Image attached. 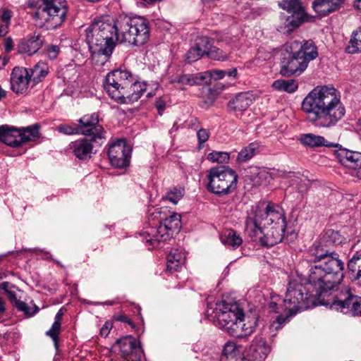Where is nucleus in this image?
I'll return each mask as SVG.
<instances>
[{"label": "nucleus", "mask_w": 361, "mask_h": 361, "mask_svg": "<svg viewBox=\"0 0 361 361\" xmlns=\"http://www.w3.org/2000/svg\"><path fill=\"white\" fill-rule=\"evenodd\" d=\"M46 50L48 57L51 60H54L57 58L60 52V47L57 45L51 44L47 47Z\"/></svg>", "instance_id": "51"}, {"label": "nucleus", "mask_w": 361, "mask_h": 361, "mask_svg": "<svg viewBox=\"0 0 361 361\" xmlns=\"http://www.w3.org/2000/svg\"><path fill=\"white\" fill-rule=\"evenodd\" d=\"M63 314H64V312L63 311V309H60L58 311V312L56 313V314L55 315L54 323L61 324V320H62Z\"/></svg>", "instance_id": "62"}, {"label": "nucleus", "mask_w": 361, "mask_h": 361, "mask_svg": "<svg viewBox=\"0 0 361 361\" xmlns=\"http://www.w3.org/2000/svg\"><path fill=\"white\" fill-rule=\"evenodd\" d=\"M207 190L218 196L228 195L237 189L238 176L228 166L219 165L212 167L207 171Z\"/></svg>", "instance_id": "10"}, {"label": "nucleus", "mask_w": 361, "mask_h": 361, "mask_svg": "<svg viewBox=\"0 0 361 361\" xmlns=\"http://www.w3.org/2000/svg\"><path fill=\"white\" fill-rule=\"evenodd\" d=\"M279 6L291 14L281 16L283 23L279 27L280 32L289 35L305 20L306 13L299 0H282Z\"/></svg>", "instance_id": "12"}, {"label": "nucleus", "mask_w": 361, "mask_h": 361, "mask_svg": "<svg viewBox=\"0 0 361 361\" xmlns=\"http://www.w3.org/2000/svg\"><path fill=\"white\" fill-rule=\"evenodd\" d=\"M185 194V189L183 187H173L170 189L162 197V200H168L173 204H176L183 198Z\"/></svg>", "instance_id": "41"}, {"label": "nucleus", "mask_w": 361, "mask_h": 361, "mask_svg": "<svg viewBox=\"0 0 361 361\" xmlns=\"http://www.w3.org/2000/svg\"><path fill=\"white\" fill-rule=\"evenodd\" d=\"M28 70L30 75L31 78H33L35 83L41 81L47 76L49 72L47 64L43 61L38 62L32 68Z\"/></svg>", "instance_id": "34"}, {"label": "nucleus", "mask_w": 361, "mask_h": 361, "mask_svg": "<svg viewBox=\"0 0 361 361\" xmlns=\"http://www.w3.org/2000/svg\"><path fill=\"white\" fill-rule=\"evenodd\" d=\"M298 140L302 145L312 148L329 145L328 141L323 136L312 133L302 134Z\"/></svg>", "instance_id": "32"}, {"label": "nucleus", "mask_w": 361, "mask_h": 361, "mask_svg": "<svg viewBox=\"0 0 361 361\" xmlns=\"http://www.w3.org/2000/svg\"><path fill=\"white\" fill-rule=\"evenodd\" d=\"M242 355L235 357H221V361H243Z\"/></svg>", "instance_id": "63"}, {"label": "nucleus", "mask_w": 361, "mask_h": 361, "mask_svg": "<svg viewBox=\"0 0 361 361\" xmlns=\"http://www.w3.org/2000/svg\"><path fill=\"white\" fill-rule=\"evenodd\" d=\"M262 213L257 211L256 207H252L251 210L247 212V217L245 221V233L253 242H259L262 244L264 229L262 225L264 221L262 219Z\"/></svg>", "instance_id": "16"}, {"label": "nucleus", "mask_w": 361, "mask_h": 361, "mask_svg": "<svg viewBox=\"0 0 361 361\" xmlns=\"http://www.w3.org/2000/svg\"><path fill=\"white\" fill-rule=\"evenodd\" d=\"M207 159L212 163L227 164L229 161V154L226 152L213 151L208 154Z\"/></svg>", "instance_id": "42"}, {"label": "nucleus", "mask_w": 361, "mask_h": 361, "mask_svg": "<svg viewBox=\"0 0 361 361\" xmlns=\"http://www.w3.org/2000/svg\"><path fill=\"white\" fill-rule=\"evenodd\" d=\"M15 288H17V287L8 281H4L0 283V290H4L6 294L7 293V291H10Z\"/></svg>", "instance_id": "56"}, {"label": "nucleus", "mask_w": 361, "mask_h": 361, "mask_svg": "<svg viewBox=\"0 0 361 361\" xmlns=\"http://www.w3.org/2000/svg\"><path fill=\"white\" fill-rule=\"evenodd\" d=\"M6 295L12 305H13L18 300L13 289L10 291H7Z\"/></svg>", "instance_id": "60"}, {"label": "nucleus", "mask_w": 361, "mask_h": 361, "mask_svg": "<svg viewBox=\"0 0 361 361\" xmlns=\"http://www.w3.org/2000/svg\"><path fill=\"white\" fill-rule=\"evenodd\" d=\"M113 328V321L108 320L106 321L102 327L100 329V335L103 337H106L111 329Z\"/></svg>", "instance_id": "52"}, {"label": "nucleus", "mask_w": 361, "mask_h": 361, "mask_svg": "<svg viewBox=\"0 0 361 361\" xmlns=\"http://www.w3.org/2000/svg\"><path fill=\"white\" fill-rule=\"evenodd\" d=\"M27 6L35 10L32 18L41 27L54 30L66 20L68 3L66 0H30Z\"/></svg>", "instance_id": "7"}, {"label": "nucleus", "mask_w": 361, "mask_h": 361, "mask_svg": "<svg viewBox=\"0 0 361 361\" xmlns=\"http://www.w3.org/2000/svg\"><path fill=\"white\" fill-rule=\"evenodd\" d=\"M94 140V138L86 137L72 142L69 147L78 159L85 160L91 157L94 147L102 144V140Z\"/></svg>", "instance_id": "20"}, {"label": "nucleus", "mask_w": 361, "mask_h": 361, "mask_svg": "<svg viewBox=\"0 0 361 361\" xmlns=\"http://www.w3.org/2000/svg\"><path fill=\"white\" fill-rule=\"evenodd\" d=\"M188 126L193 130L200 129V122L197 118L192 117L188 121Z\"/></svg>", "instance_id": "58"}, {"label": "nucleus", "mask_w": 361, "mask_h": 361, "mask_svg": "<svg viewBox=\"0 0 361 361\" xmlns=\"http://www.w3.org/2000/svg\"><path fill=\"white\" fill-rule=\"evenodd\" d=\"M56 130L66 135H80L77 123H63L56 127Z\"/></svg>", "instance_id": "45"}, {"label": "nucleus", "mask_w": 361, "mask_h": 361, "mask_svg": "<svg viewBox=\"0 0 361 361\" xmlns=\"http://www.w3.org/2000/svg\"><path fill=\"white\" fill-rule=\"evenodd\" d=\"M272 87L277 90L293 93L298 90V84L293 79L277 80L273 82Z\"/></svg>", "instance_id": "35"}, {"label": "nucleus", "mask_w": 361, "mask_h": 361, "mask_svg": "<svg viewBox=\"0 0 361 361\" xmlns=\"http://www.w3.org/2000/svg\"><path fill=\"white\" fill-rule=\"evenodd\" d=\"M185 262V255L178 249H173L167 256L166 272L173 274L179 271Z\"/></svg>", "instance_id": "28"}, {"label": "nucleus", "mask_w": 361, "mask_h": 361, "mask_svg": "<svg viewBox=\"0 0 361 361\" xmlns=\"http://www.w3.org/2000/svg\"><path fill=\"white\" fill-rule=\"evenodd\" d=\"M253 97L249 92H240L228 103V108L233 111L243 112L252 104Z\"/></svg>", "instance_id": "29"}, {"label": "nucleus", "mask_w": 361, "mask_h": 361, "mask_svg": "<svg viewBox=\"0 0 361 361\" xmlns=\"http://www.w3.org/2000/svg\"><path fill=\"white\" fill-rule=\"evenodd\" d=\"M213 40L206 36L198 37L195 39V45L198 48L199 51L204 56V55L208 56L209 52L211 51L213 47Z\"/></svg>", "instance_id": "40"}, {"label": "nucleus", "mask_w": 361, "mask_h": 361, "mask_svg": "<svg viewBox=\"0 0 361 361\" xmlns=\"http://www.w3.org/2000/svg\"><path fill=\"white\" fill-rule=\"evenodd\" d=\"M155 106L157 109L158 114L161 116L166 108L165 102L159 98L156 101Z\"/></svg>", "instance_id": "57"}, {"label": "nucleus", "mask_w": 361, "mask_h": 361, "mask_svg": "<svg viewBox=\"0 0 361 361\" xmlns=\"http://www.w3.org/2000/svg\"><path fill=\"white\" fill-rule=\"evenodd\" d=\"M346 51L349 54L361 52V26L353 32Z\"/></svg>", "instance_id": "38"}, {"label": "nucleus", "mask_w": 361, "mask_h": 361, "mask_svg": "<svg viewBox=\"0 0 361 361\" xmlns=\"http://www.w3.org/2000/svg\"><path fill=\"white\" fill-rule=\"evenodd\" d=\"M19 128L8 125L0 126V141L12 147H20Z\"/></svg>", "instance_id": "26"}, {"label": "nucleus", "mask_w": 361, "mask_h": 361, "mask_svg": "<svg viewBox=\"0 0 361 361\" xmlns=\"http://www.w3.org/2000/svg\"><path fill=\"white\" fill-rule=\"evenodd\" d=\"M210 75L214 80H221L226 75V71L223 70L214 69L210 71Z\"/></svg>", "instance_id": "53"}, {"label": "nucleus", "mask_w": 361, "mask_h": 361, "mask_svg": "<svg viewBox=\"0 0 361 361\" xmlns=\"http://www.w3.org/2000/svg\"><path fill=\"white\" fill-rule=\"evenodd\" d=\"M13 47V42L11 37H7L5 39L4 48L7 52H10Z\"/></svg>", "instance_id": "61"}, {"label": "nucleus", "mask_w": 361, "mask_h": 361, "mask_svg": "<svg viewBox=\"0 0 361 361\" xmlns=\"http://www.w3.org/2000/svg\"><path fill=\"white\" fill-rule=\"evenodd\" d=\"M271 352V347L262 336H256L249 348L247 357L252 361H264Z\"/></svg>", "instance_id": "22"}, {"label": "nucleus", "mask_w": 361, "mask_h": 361, "mask_svg": "<svg viewBox=\"0 0 361 361\" xmlns=\"http://www.w3.org/2000/svg\"><path fill=\"white\" fill-rule=\"evenodd\" d=\"M210 136L209 130L200 128L197 130V137L198 141V147L201 149L204 144L209 140Z\"/></svg>", "instance_id": "50"}, {"label": "nucleus", "mask_w": 361, "mask_h": 361, "mask_svg": "<svg viewBox=\"0 0 361 361\" xmlns=\"http://www.w3.org/2000/svg\"><path fill=\"white\" fill-rule=\"evenodd\" d=\"M255 207L259 212L262 213V219L267 222V225L286 226L284 211L279 205L269 202L264 207L259 204Z\"/></svg>", "instance_id": "19"}, {"label": "nucleus", "mask_w": 361, "mask_h": 361, "mask_svg": "<svg viewBox=\"0 0 361 361\" xmlns=\"http://www.w3.org/2000/svg\"><path fill=\"white\" fill-rule=\"evenodd\" d=\"M331 289V308L344 314L352 317L357 296L348 286H341Z\"/></svg>", "instance_id": "13"}, {"label": "nucleus", "mask_w": 361, "mask_h": 361, "mask_svg": "<svg viewBox=\"0 0 361 361\" xmlns=\"http://www.w3.org/2000/svg\"><path fill=\"white\" fill-rule=\"evenodd\" d=\"M268 308L270 312L274 313H288V309L284 305V298L276 295L271 297V300L268 303Z\"/></svg>", "instance_id": "39"}, {"label": "nucleus", "mask_w": 361, "mask_h": 361, "mask_svg": "<svg viewBox=\"0 0 361 361\" xmlns=\"http://www.w3.org/2000/svg\"><path fill=\"white\" fill-rule=\"evenodd\" d=\"M108 95L119 104L137 102L147 90V83L126 69H116L109 73L103 82Z\"/></svg>", "instance_id": "4"}, {"label": "nucleus", "mask_w": 361, "mask_h": 361, "mask_svg": "<svg viewBox=\"0 0 361 361\" xmlns=\"http://www.w3.org/2000/svg\"><path fill=\"white\" fill-rule=\"evenodd\" d=\"M336 286L323 290L319 292L309 281L307 276V284H303L298 278L289 280L284 298V305L288 309L289 316L295 315L299 310H304L317 305L319 297L333 289Z\"/></svg>", "instance_id": "5"}, {"label": "nucleus", "mask_w": 361, "mask_h": 361, "mask_svg": "<svg viewBox=\"0 0 361 361\" xmlns=\"http://www.w3.org/2000/svg\"><path fill=\"white\" fill-rule=\"evenodd\" d=\"M12 16L11 10L6 8L0 9V37H4L8 33Z\"/></svg>", "instance_id": "36"}, {"label": "nucleus", "mask_w": 361, "mask_h": 361, "mask_svg": "<svg viewBox=\"0 0 361 361\" xmlns=\"http://www.w3.org/2000/svg\"><path fill=\"white\" fill-rule=\"evenodd\" d=\"M348 269L355 279L361 278V253L357 252L348 263Z\"/></svg>", "instance_id": "37"}, {"label": "nucleus", "mask_w": 361, "mask_h": 361, "mask_svg": "<svg viewBox=\"0 0 361 361\" xmlns=\"http://www.w3.org/2000/svg\"><path fill=\"white\" fill-rule=\"evenodd\" d=\"M132 147L125 139H119L109 145L108 156L111 164L116 169H126L131 159Z\"/></svg>", "instance_id": "14"}, {"label": "nucleus", "mask_w": 361, "mask_h": 361, "mask_svg": "<svg viewBox=\"0 0 361 361\" xmlns=\"http://www.w3.org/2000/svg\"><path fill=\"white\" fill-rule=\"evenodd\" d=\"M341 97L340 92L333 86H317L304 98L302 110L312 126L331 128L345 114Z\"/></svg>", "instance_id": "2"}, {"label": "nucleus", "mask_w": 361, "mask_h": 361, "mask_svg": "<svg viewBox=\"0 0 361 361\" xmlns=\"http://www.w3.org/2000/svg\"><path fill=\"white\" fill-rule=\"evenodd\" d=\"M287 317H285L282 315H279L276 317V320L273 322V325L276 324L275 326L276 329H279L281 328L282 325L286 322L287 320Z\"/></svg>", "instance_id": "59"}, {"label": "nucleus", "mask_w": 361, "mask_h": 361, "mask_svg": "<svg viewBox=\"0 0 361 361\" xmlns=\"http://www.w3.org/2000/svg\"><path fill=\"white\" fill-rule=\"evenodd\" d=\"M61 331V324L53 323L51 328L45 333L46 336L50 337L56 350L59 348V335Z\"/></svg>", "instance_id": "43"}, {"label": "nucleus", "mask_w": 361, "mask_h": 361, "mask_svg": "<svg viewBox=\"0 0 361 361\" xmlns=\"http://www.w3.org/2000/svg\"><path fill=\"white\" fill-rule=\"evenodd\" d=\"M345 0H314L312 8L320 16H326L338 10Z\"/></svg>", "instance_id": "25"}, {"label": "nucleus", "mask_w": 361, "mask_h": 361, "mask_svg": "<svg viewBox=\"0 0 361 361\" xmlns=\"http://www.w3.org/2000/svg\"><path fill=\"white\" fill-rule=\"evenodd\" d=\"M77 124L80 135L94 138V140L105 139V132L103 126L99 124V116L97 114L83 116L78 120Z\"/></svg>", "instance_id": "15"}, {"label": "nucleus", "mask_w": 361, "mask_h": 361, "mask_svg": "<svg viewBox=\"0 0 361 361\" xmlns=\"http://www.w3.org/2000/svg\"><path fill=\"white\" fill-rule=\"evenodd\" d=\"M242 355L240 353L239 348L236 344L232 341H228L225 343L221 357H235Z\"/></svg>", "instance_id": "46"}, {"label": "nucleus", "mask_w": 361, "mask_h": 361, "mask_svg": "<svg viewBox=\"0 0 361 361\" xmlns=\"http://www.w3.org/2000/svg\"><path fill=\"white\" fill-rule=\"evenodd\" d=\"M117 18L102 16L86 29V40L91 52L92 63L104 65L110 59L119 42Z\"/></svg>", "instance_id": "3"}, {"label": "nucleus", "mask_w": 361, "mask_h": 361, "mask_svg": "<svg viewBox=\"0 0 361 361\" xmlns=\"http://www.w3.org/2000/svg\"><path fill=\"white\" fill-rule=\"evenodd\" d=\"M113 319L115 321L120 322L122 323L128 324L130 322V319L126 314L123 313L116 314L113 316Z\"/></svg>", "instance_id": "55"}, {"label": "nucleus", "mask_w": 361, "mask_h": 361, "mask_svg": "<svg viewBox=\"0 0 361 361\" xmlns=\"http://www.w3.org/2000/svg\"><path fill=\"white\" fill-rule=\"evenodd\" d=\"M206 80L204 73H181L177 75H170L169 82L171 84L178 83L182 86L201 85Z\"/></svg>", "instance_id": "24"}, {"label": "nucleus", "mask_w": 361, "mask_h": 361, "mask_svg": "<svg viewBox=\"0 0 361 361\" xmlns=\"http://www.w3.org/2000/svg\"><path fill=\"white\" fill-rule=\"evenodd\" d=\"M255 154V148L254 145L251 144L249 146L243 149L238 154L237 159L240 162H245L250 159Z\"/></svg>", "instance_id": "47"}, {"label": "nucleus", "mask_w": 361, "mask_h": 361, "mask_svg": "<svg viewBox=\"0 0 361 361\" xmlns=\"http://www.w3.org/2000/svg\"><path fill=\"white\" fill-rule=\"evenodd\" d=\"M290 48L292 51L283 53L281 59L280 73L283 76L300 75L310 61L318 56L317 47L312 40L293 42Z\"/></svg>", "instance_id": "6"}, {"label": "nucleus", "mask_w": 361, "mask_h": 361, "mask_svg": "<svg viewBox=\"0 0 361 361\" xmlns=\"http://www.w3.org/2000/svg\"><path fill=\"white\" fill-rule=\"evenodd\" d=\"M117 27L120 43H128L133 46L140 47L149 39V23L143 17L120 15L117 17Z\"/></svg>", "instance_id": "8"}, {"label": "nucleus", "mask_w": 361, "mask_h": 361, "mask_svg": "<svg viewBox=\"0 0 361 361\" xmlns=\"http://www.w3.org/2000/svg\"><path fill=\"white\" fill-rule=\"evenodd\" d=\"M338 161L345 167L352 169L361 168V153L340 147L335 151Z\"/></svg>", "instance_id": "23"}, {"label": "nucleus", "mask_w": 361, "mask_h": 361, "mask_svg": "<svg viewBox=\"0 0 361 361\" xmlns=\"http://www.w3.org/2000/svg\"><path fill=\"white\" fill-rule=\"evenodd\" d=\"M213 60L225 61L228 58V55L220 49L213 46L207 56Z\"/></svg>", "instance_id": "48"}, {"label": "nucleus", "mask_w": 361, "mask_h": 361, "mask_svg": "<svg viewBox=\"0 0 361 361\" xmlns=\"http://www.w3.org/2000/svg\"><path fill=\"white\" fill-rule=\"evenodd\" d=\"M220 240L224 245L232 250H236L243 243L242 238L233 229H229L222 233Z\"/></svg>", "instance_id": "31"}, {"label": "nucleus", "mask_w": 361, "mask_h": 361, "mask_svg": "<svg viewBox=\"0 0 361 361\" xmlns=\"http://www.w3.org/2000/svg\"><path fill=\"white\" fill-rule=\"evenodd\" d=\"M43 39L39 34L29 36L18 44V51L31 56L35 54L42 46Z\"/></svg>", "instance_id": "27"}, {"label": "nucleus", "mask_w": 361, "mask_h": 361, "mask_svg": "<svg viewBox=\"0 0 361 361\" xmlns=\"http://www.w3.org/2000/svg\"><path fill=\"white\" fill-rule=\"evenodd\" d=\"M203 56L199 51L198 48L194 45L186 53L185 60L188 63H192L201 59Z\"/></svg>", "instance_id": "49"}, {"label": "nucleus", "mask_w": 361, "mask_h": 361, "mask_svg": "<svg viewBox=\"0 0 361 361\" xmlns=\"http://www.w3.org/2000/svg\"><path fill=\"white\" fill-rule=\"evenodd\" d=\"M250 170H251V171H250V173H251L252 174H257V176H259V178H261V177L264 175V171H260V170H259V169H257V167L251 168V169H250Z\"/></svg>", "instance_id": "64"}, {"label": "nucleus", "mask_w": 361, "mask_h": 361, "mask_svg": "<svg viewBox=\"0 0 361 361\" xmlns=\"http://www.w3.org/2000/svg\"><path fill=\"white\" fill-rule=\"evenodd\" d=\"M352 317H361V296H357Z\"/></svg>", "instance_id": "54"}, {"label": "nucleus", "mask_w": 361, "mask_h": 361, "mask_svg": "<svg viewBox=\"0 0 361 361\" xmlns=\"http://www.w3.org/2000/svg\"><path fill=\"white\" fill-rule=\"evenodd\" d=\"M257 326V320L252 319L250 320V318H245V315L243 316V322L240 323V324L238 325V329H239L238 334H231L232 336H235L237 338H243L247 336H250L255 329Z\"/></svg>", "instance_id": "33"}, {"label": "nucleus", "mask_w": 361, "mask_h": 361, "mask_svg": "<svg viewBox=\"0 0 361 361\" xmlns=\"http://www.w3.org/2000/svg\"><path fill=\"white\" fill-rule=\"evenodd\" d=\"M181 216L176 212H169V216H160L159 225L157 228L143 231L140 233L142 240L149 250L157 247L160 243H165L178 233L181 227Z\"/></svg>", "instance_id": "9"}, {"label": "nucleus", "mask_w": 361, "mask_h": 361, "mask_svg": "<svg viewBox=\"0 0 361 361\" xmlns=\"http://www.w3.org/2000/svg\"><path fill=\"white\" fill-rule=\"evenodd\" d=\"M243 310L237 303L221 301L216 304V325L230 336L238 334V325L243 322Z\"/></svg>", "instance_id": "11"}, {"label": "nucleus", "mask_w": 361, "mask_h": 361, "mask_svg": "<svg viewBox=\"0 0 361 361\" xmlns=\"http://www.w3.org/2000/svg\"><path fill=\"white\" fill-rule=\"evenodd\" d=\"M286 226H270V228L264 233L262 240V245L266 247H271L284 240L286 243H289L294 240L298 234L293 231L287 228Z\"/></svg>", "instance_id": "17"}, {"label": "nucleus", "mask_w": 361, "mask_h": 361, "mask_svg": "<svg viewBox=\"0 0 361 361\" xmlns=\"http://www.w3.org/2000/svg\"><path fill=\"white\" fill-rule=\"evenodd\" d=\"M11 87L17 94L25 93L31 80L30 71L23 67H15L11 73Z\"/></svg>", "instance_id": "21"}, {"label": "nucleus", "mask_w": 361, "mask_h": 361, "mask_svg": "<svg viewBox=\"0 0 361 361\" xmlns=\"http://www.w3.org/2000/svg\"><path fill=\"white\" fill-rule=\"evenodd\" d=\"M342 240L338 231L329 229L311 249L313 258L309 269V281L317 291L337 286L344 277V263L339 259V255L331 249L340 245Z\"/></svg>", "instance_id": "1"}, {"label": "nucleus", "mask_w": 361, "mask_h": 361, "mask_svg": "<svg viewBox=\"0 0 361 361\" xmlns=\"http://www.w3.org/2000/svg\"><path fill=\"white\" fill-rule=\"evenodd\" d=\"M116 345L126 361H141L142 350L134 337L124 336L116 341Z\"/></svg>", "instance_id": "18"}, {"label": "nucleus", "mask_w": 361, "mask_h": 361, "mask_svg": "<svg viewBox=\"0 0 361 361\" xmlns=\"http://www.w3.org/2000/svg\"><path fill=\"white\" fill-rule=\"evenodd\" d=\"M40 125L35 123L27 127L19 128L18 142L20 147L29 142H35L40 137Z\"/></svg>", "instance_id": "30"}, {"label": "nucleus", "mask_w": 361, "mask_h": 361, "mask_svg": "<svg viewBox=\"0 0 361 361\" xmlns=\"http://www.w3.org/2000/svg\"><path fill=\"white\" fill-rule=\"evenodd\" d=\"M18 311L23 312L28 317L33 316L39 311V307L37 305L29 307L27 303L20 300H18L13 305Z\"/></svg>", "instance_id": "44"}]
</instances>
